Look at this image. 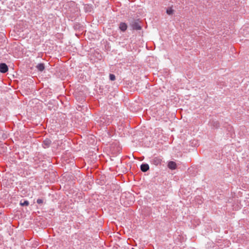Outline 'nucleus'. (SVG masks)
Listing matches in <instances>:
<instances>
[{
	"label": "nucleus",
	"instance_id": "nucleus-1",
	"mask_svg": "<svg viewBox=\"0 0 249 249\" xmlns=\"http://www.w3.org/2000/svg\"><path fill=\"white\" fill-rule=\"evenodd\" d=\"M100 125H107L111 122V117L108 115H104L97 120Z\"/></svg>",
	"mask_w": 249,
	"mask_h": 249
},
{
	"label": "nucleus",
	"instance_id": "nucleus-6",
	"mask_svg": "<svg viewBox=\"0 0 249 249\" xmlns=\"http://www.w3.org/2000/svg\"><path fill=\"white\" fill-rule=\"evenodd\" d=\"M167 166L171 170H175L177 168V164L173 161H170Z\"/></svg>",
	"mask_w": 249,
	"mask_h": 249
},
{
	"label": "nucleus",
	"instance_id": "nucleus-14",
	"mask_svg": "<svg viewBox=\"0 0 249 249\" xmlns=\"http://www.w3.org/2000/svg\"><path fill=\"white\" fill-rule=\"evenodd\" d=\"M36 202L38 204H42L43 203V199L41 198H38L36 200Z\"/></svg>",
	"mask_w": 249,
	"mask_h": 249
},
{
	"label": "nucleus",
	"instance_id": "nucleus-8",
	"mask_svg": "<svg viewBox=\"0 0 249 249\" xmlns=\"http://www.w3.org/2000/svg\"><path fill=\"white\" fill-rule=\"evenodd\" d=\"M127 28V24L124 22H121L119 24V29L123 32H124L126 30Z\"/></svg>",
	"mask_w": 249,
	"mask_h": 249
},
{
	"label": "nucleus",
	"instance_id": "nucleus-2",
	"mask_svg": "<svg viewBox=\"0 0 249 249\" xmlns=\"http://www.w3.org/2000/svg\"><path fill=\"white\" fill-rule=\"evenodd\" d=\"M131 26L133 30H140L142 29L141 25L138 20H134L131 23Z\"/></svg>",
	"mask_w": 249,
	"mask_h": 249
},
{
	"label": "nucleus",
	"instance_id": "nucleus-13",
	"mask_svg": "<svg viewBox=\"0 0 249 249\" xmlns=\"http://www.w3.org/2000/svg\"><path fill=\"white\" fill-rule=\"evenodd\" d=\"M109 79L111 81H114L115 80V76L113 74H110L109 75Z\"/></svg>",
	"mask_w": 249,
	"mask_h": 249
},
{
	"label": "nucleus",
	"instance_id": "nucleus-9",
	"mask_svg": "<svg viewBox=\"0 0 249 249\" xmlns=\"http://www.w3.org/2000/svg\"><path fill=\"white\" fill-rule=\"evenodd\" d=\"M211 126L214 128H218L219 127V124L216 121L212 120L210 122Z\"/></svg>",
	"mask_w": 249,
	"mask_h": 249
},
{
	"label": "nucleus",
	"instance_id": "nucleus-7",
	"mask_svg": "<svg viewBox=\"0 0 249 249\" xmlns=\"http://www.w3.org/2000/svg\"><path fill=\"white\" fill-rule=\"evenodd\" d=\"M149 169V166L148 164L147 163H142L141 165V170L143 172H145L147 171Z\"/></svg>",
	"mask_w": 249,
	"mask_h": 249
},
{
	"label": "nucleus",
	"instance_id": "nucleus-5",
	"mask_svg": "<svg viewBox=\"0 0 249 249\" xmlns=\"http://www.w3.org/2000/svg\"><path fill=\"white\" fill-rule=\"evenodd\" d=\"M51 143L52 141L50 139H46L43 142L42 145L43 148H47L50 146Z\"/></svg>",
	"mask_w": 249,
	"mask_h": 249
},
{
	"label": "nucleus",
	"instance_id": "nucleus-12",
	"mask_svg": "<svg viewBox=\"0 0 249 249\" xmlns=\"http://www.w3.org/2000/svg\"><path fill=\"white\" fill-rule=\"evenodd\" d=\"M166 13H167V14L168 15H172L173 14V10L171 8H168L166 10Z\"/></svg>",
	"mask_w": 249,
	"mask_h": 249
},
{
	"label": "nucleus",
	"instance_id": "nucleus-11",
	"mask_svg": "<svg viewBox=\"0 0 249 249\" xmlns=\"http://www.w3.org/2000/svg\"><path fill=\"white\" fill-rule=\"evenodd\" d=\"M19 204L22 206H27L29 205V202L28 200L22 199L20 200Z\"/></svg>",
	"mask_w": 249,
	"mask_h": 249
},
{
	"label": "nucleus",
	"instance_id": "nucleus-4",
	"mask_svg": "<svg viewBox=\"0 0 249 249\" xmlns=\"http://www.w3.org/2000/svg\"><path fill=\"white\" fill-rule=\"evenodd\" d=\"M152 164L158 165L161 163V160L159 157H154L150 160Z\"/></svg>",
	"mask_w": 249,
	"mask_h": 249
},
{
	"label": "nucleus",
	"instance_id": "nucleus-10",
	"mask_svg": "<svg viewBox=\"0 0 249 249\" xmlns=\"http://www.w3.org/2000/svg\"><path fill=\"white\" fill-rule=\"evenodd\" d=\"M36 69L40 71H42L45 69V66L43 63H39L36 66Z\"/></svg>",
	"mask_w": 249,
	"mask_h": 249
},
{
	"label": "nucleus",
	"instance_id": "nucleus-3",
	"mask_svg": "<svg viewBox=\"0 0 249 249\" xmlns=\"http://www.w3.org/2000/svg\"><path fill=\"white\" fill-rule=\"evenodd\" d=\"M8 71V66L4 63H0V72L4 73Z\"/></svg>",
	"mask_w": 249,
	"mask_h": 249
}]
</instances>
